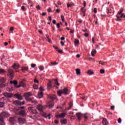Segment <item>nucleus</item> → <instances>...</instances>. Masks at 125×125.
I'll use <instances>...</instances> for the list:
<instances>
[{"instance_id": "1", "label": "nucleus", "mask_w": 125, "mask_h": 125, "mask_svg": "<svg viewBox=\"0 0 125 125\" xmlns=\"http://www.w3.org/2000/svg\"><path fill=\"white\" fill-rule=\"evenodd\" d=\"M123 11L124 8H121L116 15L117 18L116 21H121V20H122V18L124 17V13H123Z\"/></svg>"}, {"instance_id": "2", "label": "nucleus", "mask_w": 125, "mask_h": 125, "mask_svg": "<svg viewBox=\"0 0 125 125\" xmlns=\"http://www.w3.org/2000/svg\"><path fill=\"white\" fill-rule=\"evenodd\" d=\"M9 116L8 113L5 111L2 112L1 114H0V121L2 123H4V120L3 118H7Z\"/></svg>"}, {"instance_id": "3", "label": "nucleus", "mask_w": 125, "mask_h": 125, "mask_svg": "<svg viewBox=\"0 0 125 125\" xmlns=\"http://www.w3.org/2000/svg\"><path fill=\"white\" fill-rule=\"evenodd\" d=\"M13 104L16 106H22V105H24L25 104V101H23L21 102L19 100H16L13 102Z\"/></svg>"}, {"instance_id": "4", "label": "nucleus", "mask_w": 125, "mask_h": 125, "mask_svg": "<svg viewBox=\"0 0 125 125\" xmlns=\"http://www.w3.org/2000/svg\"><path fill=\"white\" fill-rule=\"evenodd\" d=\"M25 100L26 101H28V102H31V103H34V104H36L38 103V102H37V100H34V98H31L30 97H25Z\"/></svg>"}, {"instance_id": "5", "label": "nucleus", "mask_w": 125, "mask_h": 125, "mask_svg": "<svg viewBox=\"0 0 125 125\" xmlns=\"http://www.w3.org/2000/svg\"><path fill=\"white\" fill-rule=\"evenodd\" d=\"M8 76L9 78L13 79V78H14V71L10 68L8 70Z\"/></svg>"}, {"instance_id": "6", "label": "nucleus", "mask_w": 125, "mask_h": 125, "mask_svg": "<svg viewBox=\"0 0 125 125\" xmlns=\"http://www.w3.org/2000/svg\"><path fill=\"white\" fill-rule=\"evenodd\" d=\"M28 110L30 113H31L33 114H38V111L34 107H29Z\"/></svg>"}, {"instance_id": "7", "label": "nucleus", "mask_w": 125, "mask_h": 125, "mask_svg": "<svg viewBox=\"0 0 125 125\" xmlns=\"http://www.w3.org/2000/svg\"><path fill=\"white\" fill-rule=\"evenodd\" d=\"M16 119V116L10 117L9 119V122L11 125H15L16 124L17 121L15 120Z\"/></svg>"}, {"instance_id": "8", "label": "nucleus", "mask_w": 125, "mask_h": 125, "mask_svg": "<svg viewBox=\"0 0 125 125\" xmlns=\"http://www.w3.org/2000/svg\"><path fill=\"white\" fill-rule=\"evenodd\" d=\"M18 122L19 123V124H25L26 121V119L23 118L19 117L18 118Z\"/></svg>"}, {"instance_id": "9", "label": "nucleus", "mask_w": 125, "mask_h": 125, "mask_svg": "<svg viewBox=\"0 0 125 125\" xmlns=\"http://www.w3.org/2000/svg\"><path fill=\"white\" fill-rule=\"evenodd\" d=\"M19 116H21V117H26L27 113H26L25 110H21L19 112Z\"/></svg>"}, {"instance_id": "10", "label": "nucleus", "mask_w": 125, "mask_h": 125, "mask_svg": "<svg viewBox=\"0 0 125 125\" xmlns=\"http://www.w3.org/2000/svg\"><path fill=\"white\" fill-rule=\"evenodd\" d=\"M16 88H20V87H26V83H25L23 81L20 83V84L15 86Z\"/></svg>"}, {"instance_id": "11", "label": "nucleus", "mask_w": 125, "mask_h": 125, "mask_svg": "<svg viewBox=\"0 0 125 125\" xmlns=\"http://www.w3.org/2000/svg\"><path fill=\"white\" fill-rule=\"evenodd\" d=\"M5 82H6V80L5 79H0V84H1V85H3V86H7V85H8V84L7 83H5V84H4V83H5Z\"/></svg>"}, {"instance_id": "12", "label": "nucleus", "mask_w": 125, "mask_h": 125, "mask_svg": "<svg viewBox=\"0 0 125 125\" xmlns=\"http://www.w3.org/2000/svg\"><path fill=\"white\" fill-rule=\"evenodd\" d=\"M3 95L4 96H5V97H7L8 98H11V97H12V95H13V93L10 92H5L3 93Z\"/></svg>"}, {"instance_id": "13", "label": "nucleus", "mask_w": 125, "mask_h": 125, "mask_svg": "<svg viewBox=\"0 0 125 125\" xmlns=\"http://www.w3.org/2000/svg\"><path fill=\"white\" fill-rule=\"evenodd\" d=\"M53 106H54V102L53 101H50L47 105V107L48 108H53Z\"/></svg>"}, {"instance_id": "14", "label": "nucleus", "mask_w": 125, "mask_h": 125, "mask_svg": "<svg viewBox=\"0 0 125 125\" xmlns=\"http://www.w3.org/2000/svg\"><path fill=\"white\" fill-rule=\"evenodd\" d=\"M18 100H23V97L20 94H15L13 95Z\"/></svg>"}, {"instance_id": "15", "label": "nucleus", "mask_w": 125, "mask_h": 125, "mask_svg": "<svg viewBox=\"0 0 125 125\" xmlns=\"http://www.w3.org/2000/svg\"><path fill=\"white\" fill-rule=\"evenodd\" d=\"M76 117L78 120V122H81L82 121V117L83 116V114L81 112H78L76 114Z\"/></svg>"}, {"instance_id": "16", "label": "nucleus", "mask_w": 125, "mask_h": 125, "mask_svg": "<svg viewBox=\"0 0 125 125\" xmlns=\"http://www.w3.org/2000/svg\"><path fill=\"white\" fill-rule=\"evenodd\" d=\"M48 98H49V99H51V101L53 102V101L55 100L57 98L56 97V96L55 95L52 94V95H49L48 96Z\"/></svg>"}, {"instance_id": "17", "label": "nucleus", "mask_w": 125, "mask_h": 125, "mask_svg": "<svg viewBox=\"0 0 125 125\" xmlns=\"http://www.w3.org/2000/svg\"><path fill=\"white\" fill-rule=\"evenodd\" d=\"M65 116H66V114L65 113H62L60 115H56L55 117H56L57 119H58V118L60 119L61 118H64Z\"/></svg>"}, {"instance_id": "18", "label": "nucleus", "mask_w": 125, "mask_h": 125, "mask_svg": "<svg viewBox=\"0 0 125 125\" xmlns=\"http://www.w3.org/2000/svg\"><path fill=\"white\" fill-rule=\"evenodd\" d=\"M37 110L39 111V112H43V106L42 104H39L37 107Z\"/></svg>"}, {"instance_id": "19", "label": "nucleus", "mask_w": 125, "mask_h": 125, "mask_svg": "<svg viewBox=\"0 0 125 125\" xmlns=\"http://www.w3.org/2000/svg\"><path fill=\"white\" fill-rule=\"evenodd\" d=\"M68 88H64L63 89H62V92L64 95H67L68 94Z\"/></svg>"}, {"instance_id": "20", "label": "nucleus", "mask_w": 125, "mask_h": 125, "mask_svg": "<svg viewBox=\"0 0 125 125\" xmlns=\"http://www.w3.org/2000/svg\"><path fill=\"white\" fill-rule=\"evenodd\" d=\"M10 83L11 84H14V85H17L18 84V82L16 80L11 81Z\"/></svg>"}, {"instance_id": "21", "label": "nucleus", "mask_w": 125, "mask_h": 125, "mask_svg": "<svg viewBox=\"0 0 125 125\" xmlns=\"http://www.w3.org/2000/svg\"><path fill=\"white\" fill-rule=\"evenodd\" d=\"M103 124L104 125H108L109 124V122L106 119V118H104L103 120Z\"/></svg>"}, {"instance_id": "22", "label": "nucleus", "mask_w": 125, "mask_h": 125, "mask_svg": "<svg viewBox=\"0 0 125 125\" xmlns=\"http://www.w3.org/2000/svg\"><path fill=\"white\" fill-rule=\"evenodd\" d=\"M19 64L18 63H14V65H12V67L14 68V69H19Z\"/></svg>"}, {"instance_id": "23", "label": "nucleus", "mask_w": 125, "mask_h": 125, "mask_svg": "<svg viewBox=\"0 0 125 125\" xmlns=\"http://www.w3.org/2000/svg\"><path fill=\"white\" fill-rule=\"evenodd\" d=\"M32 94L30 92H26L24 93L25 97H30V96H32Z\"/></svg>"}, {"instance_id": "24", "label": "nucleus", "mask_w": 125, "mask_h": 125, "mask_svg": "<svg viewBox=\"0 0 125 125\" xmlns=\"http://www.w3.org/2000/svg\"><path fill=\"white\" fill-rule=\"evenodd\" d=\"M61 123L63 125H66L67 124V119H64L61 120Z\"/></svg>"}, {"instance_id": "25", "label": "nucleus", "mask_w": 125, "mask_h": 125, "mask_svg": "<svg viewBox=\"0 0 125 125\" xmlns=\"http://www.w3.org/2000/svg\"><path fill=\"white\" fill-rule=\"evenodd\" d=\"M38 96H39V98H42V97H43V92H39Z\"/></svg>"}, {"instance_id": "26", "label": "nucleus", "mask_w": 125, "mask_h": 125, "mask_svg": "<svg viewBox=\"0 0 125 125\" xmlns=\"http://www.w3.org/2000/svg\"><path fill=\"white\" fill-rule=\"evenodd\" d=\"M4 105H5V103L4 102H0V108H3V107H4Z\"/></svg>"}, {"instance_id": "27", "label": "nucleus", "mask_w": 125, "mask_h": 125, "mask_svg": "<svg viewBox=\"0 0 125 125\" xmlns=\"http://www.w3.org/2000/svg\"><path fill=\"white\" fill-rule=\"evenodd\" d=\"M54 82H55V84H57V85H58V86H59V85H60V84L58 83V79H53Z\"/></svg>"}, {"instance_id": "28", "label": "nucleus", "mask_w": 125, "mask_h": 125, "mask_svg": "<svg viewBox=\"0 0 125 125\" xmlns=\"http://www.w3.org/2000/svg\"><path fill=\"white\" fill-rule=\"evenodd\" d=\"M76 71L77 75H78V76H80V75H81V69L78 68L76 69Z\"/></svg>"}, {"instance_id": "29", "label": "nucleus", "mask_w": 125, "mask_h": 125, "mask_svg": "<svg viewBox=\"0 0 125 125\" xmlns=\"http://www.w3.org/2000/svg\"><path fill=\"white\" fill-rule=\"evenodd\" d=\"M51 86H52L51 83L47 84V90H50V88H51Z\"/></svg>"}, {"instance_id": "30", "label": "nucleus", "mask_w": 125, "mask_h": 125, "mask_svg": "<svg viewBox=\"0 0 125 125\" xmlns=\"http://www.w3.org/2000/svg\"><path fill=\"white\" fill-rule=\"evenodd\" d=\"M74 43L75 45H78V44H80V41L77 39H75Z\"/></svg>"}, {"instance_id": "31", "label": "nucleus", "mask_w": 125, "mask_h": 125, "mask_svg": "<svg viewBox=\"0 0 125 125\" xmlns=\"http://www.w3.org/2000/svg\"><path fill=\"white\" fill-rule=\"evenodd\" d=\"M5 71L4 70V69H0V74H1V75L5 74Z\"/></svg>"}, {"instance_id": "32", "label": "nucleus", "mask_w": 125, "mask_h": 125, "mask_svg": "<svg viewBox=\"0 0 125 125\" xmlns=\"http://www.w3.org/2000/svg\"><path fill=\"white\" fill-rule=\"evenodd\" d=\"M62 93H63L62 92V90H59L58 91V94L59 96H61L62 95Z\"/></svg>"}, {"instance_id": "33", "label": "nucleus", "mask_w": 125, "mask_h": 125, "mask_svg": "<svg viewBox=\"0 0 125 125\" xmlns=\"http://www.w3.org/2000/svg\"><path fill=\"white\" fill-rule=\"evenodd\" d=\"M28 67H22L21 70L22 71V72H23L24 73L25 71H28Z\"/></svg>"}, {"instance_id": "34", "label": "nucleus", "mask_w": 125, "mask_h": 125, "mask_svg": "<svg viewBox=\"0 0 125 125\" xmlns=\"http://www.w3.org/2000/svg\"><path fill=\"white\" fill-rule=\"evenodd\" d=\"M106 62H103V61H100L99 62V63L100 64V65H105V64H106Z\"/></svg>"}, {"instance_id": "35", "label": "nucleus", "mask_w": 125, "mask_h": 125, "mask_svg": "<svg viewBox=\"0 0 125 125\" xmlns=\"http://www.w3.org/2000/svg\"><path fill=\"white\" fill-rule=\"evenodd\" d=\"M82 116L86 121H87L88 120V117H87L85 114H82Z\"/></svg>"}, {"instance_id": "36", "label": "nucleus", "mask_w": 125, "mask_h": 125, "mask_svg": "<svg viewBox=\"0 0 125 125\" xmlns=\"http://www.w3.org/2000/svg\"><path fill=\"white\" fill-rule=\"evenodd\" d=\"M87 74L88 75H93V71H92L91 70H89L87 71Z\"/></svg>"}, {"instance_id": "37", "label": "nucleus", "mask_w": 125, "mask_h": 125, "mask_svg": "<svg viewBox=\"0 0 125 125\" xmlns=\"http://www.w3.org/2000/svg\"><path fill=\"white\" fill-rule=\"evenodd\" d=\"M81 10L83 13H85V11H86V10L83 7L81 8Z\"/></svg>"}, {"instance_id": "38", "label": "nucleus", "mask_w": 125, "mask_h": 125, "mask_svg": "<svg viewBox=\"0 0 125 125\" xmlns=\"http://www.w3.org/2000/svg\"><path fill=\"white\" fill-rule=\"evenodd\" d=\"M96 53V50H93L91 52V55L92 56H94V55Z\"/></svg>"}, {"instance_id": "39", "label": "nucleus", "mask_w": 125, "mask_h": 125, "mask_svg": "<svg viewBox=\"0 0 125 125\" xmlns=\"http://www.w3.org/2000/svg\"><path fill=\"white\" fill-rule=\"evenodd\" d=\"M39 69H40V70H41V71H42V70L44 69V67L43 65H40L39 66Z\"/></svg>"}, {"instance_id": "40", "label": "nucleus", "mask_w": 125, "mask_h": 125, "mask_svg": "<svg viewBox=\"0 0 125 125\" xmlns=\"http://www.w3.org/2000/svg\"><path fill=\"white\" fill-rule=\"evenodd\" d=\"M58 62H51V65L50 66H54L55 65H58Z\"/></svg>"}, {"instance_id": "41", "label": "nucleus", "mask_w": 125, "mask_h": 125, "mask_svg": "<svg viewBox=\"0 0 125 125\" xmlns=\"http://www.w3.org/2000/svg\"><path fill=\"white\" fill-rule=\"evenodd\" d=\"M14 113L16 114V115H19V112H18V111L16 110L15 109L13 110Z\"/></svg>"}, {"instance_id": "42", "label": "nucleus", "mask_w": 125, "mask_h": 125, "mask_svg": "<svg viewBox=\"0 0 125 125\" xmlns=\"http://www.w3.org/2000/svg\"><path fill=\"white\" fill-rule=\"evenodd\" d=\"M47 114L45 112H43L42 115V117H43L44 118H47Z\"/></svg>"}, {"instance_id": "43", "label": "nucleus", "mask_w": 125, "mask_h": 125, "mask_svg": "<svg viewBox=\"0 0 125 125\" xmlns=\"http://www.w3.org/2000/svg\"><path fill=\"white\" fill-rule=\"evenodd\" d=\"M14 110L16 111H20V107H16L14 108Z\"/></svg>"}, {"instance_id": "44", "label": "nucleus", "mask_w": 125, "mask_h": 125, "mask_svg": "<svg viewBox=\"0 0 125 125\" xmlns=\"http://www.w3.org/2000/svg\"><path fill=\"white\" fill-rule=\"evenodd\" d=\"M61 19H62V21L63 22H65V19L64 18V16L63 15L61 16Z\"/></svg>"}, {"instance_id": "45", "label": "nucleus", "mask_w": 125, "mask_h": 125, "mask_svg": "<svg viewBox=\"0 0 125 125\" xmlns=\"http://www.w3.org/2000/svg\"><path fill=\"white\" fill-rule=\"evenodd\" d=\"M57 51H58V52H59V53H60L61 54H62V53H63V51H62L59 49L57 50Z\"/></svg>"}, {"instance_id": "46", "label": "nucleus", "mask_w": 125, "mask_h": 125, "mask_svg": "<svg viewBox=\"0 0 125 125\" xmlns=\"http://www.w3.org/2000/svg\"><path fill=\"white\" fill-rule=\"evenodd\" d=\"M74 4H67V7H71V6H74Z\"/></svg>"}, {"instance_id": "47", "label": "nucleus", "mask_w": 125, "mask_h": 125, "mask_svg": "<svg viewBox=\"0 0 125 125\" xmlns=\"http://www.w3.org/2000/svg\"><path fill=\"white\" fill-rule=\"evenodd\" d=\"M101 74H104L105 73V70L104 69H101L100 70Z\"/></svg>"}, {"instance_id": "48", "label": "nucleus", "mask_w": 125, "mask_h": 125, "mask_svg": "<svg viewBox=\"0 0 125 125\" xmlns=\"http://www.w3.org/2000/svg\"><path fill=\"white\" fill-rule=\"evenodd\" d=\"M39 89L41 92L44 91V89L42 88V86H40V87L39 88Z\"/></svg>"}, {"instance_id": "49", "label": "nucleus", "mask_w": 125, "mask_h": 125, "mask_svg": "<svg viewBox=\"0 0 125 125\" xmlns=\"http://www.w3.org/2000/svg\"><path fill=\"white\" fill-rule=\"evenodd\" d=\"M107 13H112V11L111 10H109L108 9H106Z\"/></svg>"}, {"instance_id": "50", "label": "nucleus", "mask_w": 125, "mask_h": 125, "mask_svg": "<svg viewBox=\"0 0 125 125\" xmlns=\"http://www.w3.org/2000/svg\"><path fill=\"white\" fill-rule=\"evenodd\" d=\"M36 8L38 10H40V9H41V6H40V5H38L36 6Z\"/></svg>"}, {"instance_id": "51", "label": "nucleus", "mask_w": 125, "mask_h": 125, "mask_svg": "<svg viewBox=\"0 0 125 125\" xmlns=\"http://www.w3.org/2000/svg\"><path fill=\"white\" fill-rule=\"evenodd\" d=\"M50 116H51V114L49 113L48 115H47V118H48L49 120H50L51 119V117H50Z\"/></svg>"}, {"instance_id": "52", "label": "nucleus", "mask_w": 125, "mask_h": 125, "mask_svg": "<svg viewBox=\"0 0 125 125\" xmlns=\"http://www.w3.org/2000/svg\"><path fill=\"white\" fill-rule=\"evenodd\" d=\"M31 66L32 68H35V67H36V64L32 63V64H31Z\"/></svg>"}, {"instance_id": "53", "label": "nucleus", "mask_w": 125, "mask_h": 125, "mask_svg": "<svg viewBox=\"0 0 125 125\" xmlns=\"http://www.w3.org/2000/svg\"><path fill=\"white\" fill-rule=\"evenodd\" d=\"M118 122L119 124H121V123H122V119L119 118L118 120Z\"/></svg>"}, {"instance_id": "54", "label": "nucleus", "mask_w": 125, "mask_h": 125, "mask_svg": "<svg viewBox=\"0 0 125 125\" xmlns=\"http://www.w3.org/2000/svg\"><path fill=\"white\" fill-rule=\"evenodd\" d=\"M83 36H84V37H85V38H87V37H88L89 35L88 33H85Z\"/></svg>"}, {"instance_id": "55", "label": "nucleus", "mask_w": 125, "mask_h": 125, "mask_svg": "<svg viewBox=\"0 0 125 125\" xmlns=\"http://www.w3.org/2000/svg\"><path fill=\"white\" fill-rule=\"evenodd\" d=\"M69 105H70L69 108H71V107H73V103H70L69 104Z\"/></svg>"}, {"instance_id": "56", "label": "nucleus", "mask_w": 125, "mask_h": 125, "mask_svg": "<svg viewBox=\"0 0 125 125\" xmlns=\"http://www.w3.org/2000/svg\"><path fill=\"white\" fill-rule=\"evenodd\" d=\"M34 83H39V80H37V79H35L34 80Z\"/></svg>"}, {"instance_id": "57", "label": "nucleus", "mask_w": 125, "mask_h": 125, "mask_svg": "<svg viewBox=\"0 0 125 125\" xmlns=\"http://www.w3.org/2000/svg\"><path fill=\"white\" fill-rule=\"evenodd\" d=\"M21 9H22V10H23V11H25V10H26V9L25 8V6H22Z\"/></svg>"}, {"instance_id": "58", "label": "nucleus", "mask_w": 125, "mask_h": 125, "mask_svg": "<svg viewBox=\"0 0 125 125\" xmlns=\"http://www.w3.org/2000/svg\"><path fill=\"white\" fill-rule=\"evenodd\" d=\"M55 124L58 125V124H59V121L58 120H55Z\"/></svg>"}, {"instance_id": "59", "label": "nucleus", "mask_w": 125, "mask_h": 125, "mask_svg": "<svg viewBox=\"0 0 125 125\" xmlns=\"http://www.w3.org/2000/svg\"><path fill=\"white\" fill-rule=\"evenodd\" d=\"M94 13H97V8H95L94 9Z\"/></svg>"}, {"instance_id": "60", "label": "nucleus", "mask_w": 125, "mask_h": 125, "mask_svg": "<svg viewBox=\"0 0 125 125\" xmlns=\"http://www.w3.org/2000/svg\"><path fill=\"white\" fill-rule=\"evenodd\" d=\"M110 109H111V110H114V109H115V106H114V105L111 106Z\"/></svg>"}, {"instance_id": "61", "label": "nucleus", "mask_w": 125, "mask_h": 125, "mask_svg": "<svg viewBox=\"0 0 125 125\" xmlns=\"http://www.w3.org/2000/svg\"><path fill=\"white\" fill-rule=\"evenodd\" d=\"M38 87H39V86H38V85H36L34 87V89H38Z\"/></svg>"}, {"instance_id": "62", "label": "nucleus", "mask_w": 125, "mask_h": 125, "mask_svg": "<svg viewBox=\"0 0 125 125\" xmlns=\"http://www.w3.org/2000/svg\"><path fill=\"white\" fill-rule=\"evenodd\" d=\"M61 44L62 45V46H64V45L65 44V43H64L63 42L61 41Z\"/></svg>"}, {"instance_id": "63", "label": "nucleus", "mask_w": 125, "mask_h": 125, "mask_svg": "<svg viewBox=\"0 0 125 125\" xmlns=\"http://www.w3.org/2000/svg\"><path fill=\"white\" fill-rule=\"evenodd\" d=\"M14 28L13 27H10V32H12V31H14Z\"/></svg>"}, {"instance_id": "64", "label": "nucleus", "mask_w": 125, "mask_h": 125, "mask_svg": "<svg viewBox=\"0 0 125 125\" xmlns=\"http://www.w3.org/2000/svg\"><path fill=\"white\" fill-rule=\"evenodd\" d=\"M45 15H46V13L45 12H43L42 13V16H45Z\"/></svg>"}]
</instances>
